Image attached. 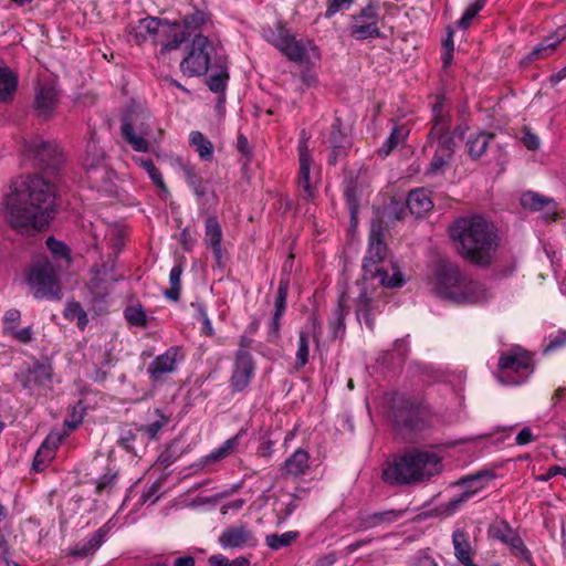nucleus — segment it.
<instances>
[{
	"mask_svg": "<svg viewBox=\"0 0 566 566\" xmlns=\"http://www.w3.org/2000/svg\"><path fill=\"white\" fill-rule=\"evenodd\" d=\"M55 187L41 176H27L11 186L4 202V218L20 233L42 231L53 218Z\"/></svg>",
	"mask_w": 566,
	"mask_h": 566,
	"instance_id": "1",
	"label": "nucleus"
},
{
	"mask_svg": "<svg viewBox=\"0 0 566 566\" xmlns=\"http://www.w3.org/2000/svg\"><path fill=\"white\" fill-rule=\"evenodd\" d=\"M384 228L381 221H373L369 232V242L367 253L363 262V279L350 286V293L357 294V318L365 321L369 329H374L375 315L378 312L376 303V289L370 283L378 280L379 284L385 287H399L403 284L402 275L394 269L392 275L379 266L387 255V247L382 241Z\"/></svg>",
	"mask_w": 566,
	"mask_h": 566,
	"instance_id": "2",
	"label": "nucleus"
},
{
	"mask_svg": "<svg viewBox=\"0 0 566 566\" xmlns=\"http://www.w3.org/2000/svg\"><path fill=\"white\" fill-rule=\"evenodd\" d=\"M449 234L458 253L476 265H489L499 248L494 224L483 216L460 217L449 228Z\"/></svg>",
	"mask_w": 566,
	"mask_h": 566,
	"instance_id": "3",
	"label": "nucleus"
},
{
	"mask_svg": "<svg viewBox=\"0 0 566 566\" xmlns=\"http://www.w3.org/2000/svg\"><path fill=\"white\" fill-rule=\"evenodd\" d=\"M432 292L458 304H476L486 301L484 286L464 274L459 265L441 261L430 281Z\"/></svg>",
	"mask_w": 566,
	"mask_h": 566,
	"instance_id": "4",
	"label": "nucleus"
},
{
	"mask_svg": "<svg viewBox=\"0 0 566 566\" xmlns=\"http://www.w3.org/2000/svg\"><path fill=\"white\" fill-rule=\"evenodd\" d=\"M441 471V458L436 452L412 449L388 463L382 471V479L389 484H416Z\"/></svg>",
	"mask_w": 566,
	"mask_h": 566,
	"instance_id": "5",
	"label": "nucleus"
},
{
	"mask_svg": "<svg viewBox=\"0 0 566 566\" xmlns=\"http://www.w3.org/2000/svg\"><path fill=\"white\" fill-rule=\"evenodd\" d=\"M28 284L35 298L61 300V285L52 263L42 258L30 268Z\"/></svg>",
	"mask_w": 566,
	"mask_h": 566,
	"instance_id": "6",
	"label": "nucleus"
},
{
	"mask_svg": "<svg viewBox=\"0 0 566 566\" xmlns=\"http://www.w3.org/2000/svg\"><path fill=\"white\" fill-rule=\"evenodd\" d=\"M217 54L214 44L205 35L197 34L191 41L187 56L180 63V70L188 76L205 75L212 66Z\"/></svg>",
	"mask_w": 566,
	"mask_h": 566,
	"instance_id": "7",
	"label": "nucleus"
},
{
	"mask_svg": "<svg viewBox=\"0 0 566 566\" xmlns=\"http://www.w3.org/2000/svg\"><path fill=\"white\" fill-rule=\"evenodd\" d=\"M151 130L150 116L145 112H132L123 118L120 126V133L125 142L135 151L139 153L149 150Z\"/></svg>",
	"mask_w": 566,
	"mask_h": 566,
	"instance_id": "8",
	"label": "nucleus"
},
{
	"mask_svg": "<svg viewBox=\"0 0 566 566\" xmlns=\"http://www.w3.org/2000/svg\"><path fill=\"white\" fill-rule=\"evenodd\" d=\"M432 128L428 135L429 143L437 142V151L453 156L455 143L454 138H461L463 129L461 126L455 127L452 132L449 130V116L443 111V105L440 101L432 106Z\"/></svg>",
	"mask_w": 566,
	"mask_h": 566,
	"instance_id": "9",
	"label": "nucleus"
},
{
	"mask_svg": "<svg viewBox=\"0 0 566 566\" xmlns=\"http://www.w3.org/2000/svg\"><path fill=\"white\" fill-rule=\"evenodd\" d=\"M283 55L296 63H307L311 56L318 57V49L313 41L296 40L289 31L280 29L279 33L270 40Z\"/></svg>",
	"mask_w": 566,
	"mask_h": 566,
	"instance_id": "10",
	"label": "nucleus"
},
{
	"mask_svg": "<svg viewBox=\"0 0 566 566\" xmlns=\"http://www.w3.org/2000/svg\"><path fill=\"white\" fill-rule=\"evenodd\" d=\"M394 417L398 424L420 430L426 426L430 411L422 400L401 397L394 401Z\"/></svg>",
	"mask_w": 566,
	"mask_h": 566,
	"instance_id": "11",
	"label": "nucleus"
},
{
	"mask_svg": "<svg viewBox=\"0 0 566 566\" xmlns=\"http://www.w3.org/2000/svg\"><path fill=\"white\" fill-rule=\"evenodd\" d=\"M25 156L42 169L55 170L63 163L64 157L54 143L33 138L25 144Z\"/></svg>",
	"mask_w": 566,
	"mask_h": 566,
	"instance_id": "12",
	"label": "nucleus"
},
{
	"mask_svg": "<svg viewBox=\"0 0 566 566\" xmlns=\"http://www.w3.org/2000/svg\"><path fill=\"white\" fill-rule=\"evenodd\" d=\"M171 25L165 19L146 17L127 25L128 41L143 44L148 40L156 41L160 34H169Z\"/></svg>",
	"mask_w": 566,
	"mask_h": 566,
	"instance_id": "13",
	"label": "nucleus"
},
{
	"mask_svg": "<svg viewBox=\"0 0 566 566\" xmlns=\"http://www.w3.org/2000/svg\"><path fill=\"white\" fill-rule=\"evenodd\" d=\"M218 543L224 549H244L255 548L259 541L248 523L238 522L221 532Z\"/></svg>",
	"mask_w": 566,
	"mask_h": 566,
	"instance_id": "14",
	"label": "nucleus"
},
{
	"mask_svg": "<svg viewBox=\"0 0 566 566\" xmlns=\"http://www.w3.org/2000/svg\"><path fill=\"white\" fill-rule=\"evenodd\" d=\"M494 478V473L489 470L479 471L475 474L463 476L459 480V484L467 485L468 489L460 495L451 499L442 505V513L446 515L454 514L469 499H471L476 492L484 489L486 482Z\"/></svg>",
	"mask_w": 566,
	"mask_h": 566,
	"instance_id": "15",
	"label": "nucleus"
},
{
	"mask_svg": "<svg viewBox=\"0 0 566 566\" xmlns=\"http://www.w3.org/2000/svg\"><path fill=\"white\" fill-rule=\"evenodd\" d=\"M83 165L93 188H99L105 182L111 181L112 171L104 164V154L94 140L87 143Z\"/></svg>",
	"mask_w": 566,
	"mask_h": 566,
	"instance_id": "16",
	"label": "nucleus"
},
{
	"mask_svg": "<svg viewBox=\"0 0 566 566\" xmlns=\"http://www.w3.org/2000/svg\"><path fill=\"white\" fill-rule=\"evenodd\" d=\"M378 22V6L370 2L352 17V35L357 40L378 38L380 35Z\"/></svg>",
	"mask_w": 566,
	"mask_h": 566,
	"instance_id": "17",
	"label": "nucleus"
},
{
	"mask_svg": "<svg viewBox=\"0 0 566 566\" xmlns=\"http://www.w3.org/2000/svg\"><path fill=\"white\" fill-rule=\"evenodd\" d=\"M184 359L181 348L169 347L164 354L158 355L147 366V374L153 382H161L166 376L176 371L178 363Z\"/></svg>",
	"mask_w": 566,
	"mask_h": 566,
	"instance_id": "18",
	"label": "nucleus"
},
{
	"mask_svg": "<svg viewBox=\"0 0 566 566\" xmlns=\"http://www.w3.org/2000/svg\"><path fill=\"white\" fill-rule=\"evenodd\" d=\"M52 375L53 369L50 364L35 363L24 371L18 374L17 378L24 389L34 391L41 388H50Z\"/></svg>",
	"mask_w": 566,
	"mask_h": 566,
	"instance_id": "19",
	"label": "nucleus"
},
{
	"mask_svg": "<svg viewBox=\"0 0 566 566\" xmlns=\"http://www.w3.org/2000/svg\"><path fill=\"white\" fill-rule=\"evenodd\" d=\"M520 202L525 210L531 212H541L542 218L546 221H554L557 216V203L554 199L545 197L534 191L522 193Z\"/></svg>",
	"mask_w": 566,
	"mask_h": 566,
	"instance_id": "20",
	"label": "nucleus"
},
{
	"mask_svg": "<svg viewBox=\"0 0 566 566\" xmlns=\"http://www.w3.org/2000/svg\"><path fill=\"white\" fill-rule=\"evenodd\" d=\"M254 369L255 366L251 354L243 349L238 350L231 376V386L234 391H242L250 384Z\"/></svg>",
	"mask_w": 566,
	"mask_h": 566,
	"instance_id": "21",
	"label": "nucleus"
},
{
	"mask_svg": "<svg viewBox=\"0 0 566 566\" xmlns=\"http://www.w3.org/2000/svg\"><path fill=\"white\" fill-rule=\"evenodd\" d=\"M405 514L402 510H388L375 513H359L355 520V527L359 531L389 525L397 522Z\"/></svg>",
	"mask_w": 566,
	"mask_h": 566,
	"instance_id": "22",
	"label": "nucleus"
},
{
	"mask_svg": "<svg viewBox=\"0 0 566 566\" xmlns=\"http://www.w3.org/2000/svg\"><path fill=\"white\" fill-rule=\"evenodd\" d=\"M499 367L503 373H531L532 357L527 352L520 347L512 348L501 355L499 359Z\"/></svg>",
	"mask_w": 566,
	"mask_h": 566,
	"instance_id": "23",
	"label": "nucleus"
},
{
	"mask_svg": "<svg viewBox=\"0 0 566 566\" xmlns=\"http://www.w3.org/2000/svg\"><path fill=\"white\" fill-rule=\"evenodd\" d=\"M327 143L332 148V154L328 161L333 165L337 163L338 157L345 156L352 146V140L349 136L343 132L342 122L338 117L335 118L331 126Z\"/></svg>",
	"mask_w": 566,
	"mask_h": 566,
	"instance_id": "24",
	"label": "nucleus"
},
{
	"mask_svg": "<svg viewBox=\"0 0 566 566\" xmlns=\"http://www.w3.org/2000/svg\"><path fill=\"white\" fill-rule=\"evenodd\" d=\"M222 230L216 216H210L205 224V243L212 249L218 266H223V251L221 247Z\"/></svg>",
	"mask_w": 566,
	"mask_h": 566,
	"instance_id": "25",
	"label": "nucleus"
},
{
	"mask_svg": "<svg viewBox=\"0 0 566 566\" xmlns=\"http://www.w3.org/2000/svg\"><path fill=\"white\" fill-rule=\"evenodd\" d=\"M57 104V92L52 84H40L35 91L34 108L40 117L51 116Z\"/></svg>",
	"mask_w": 566,
	"mask_h": 566,
	"instance_id": "26",
	"label": "nucleus"
},
{
	"mask_svg": "<svg viewBox=\"0 0 566 566\" xmlns=\"http://www.w3.org/2000/svg\"><path fill=\"white\" fill-rule=\"evenodd\" d=\"M111 526L104 524L90 538L76 543L70 551L74 557H87L93 555L106 541Z\"/></svg>",
	"mask_w": 566,
	"mask_h": 566,
	"instance_id": "27",
	"label": "nucleus"
},
{
	"mask_svg": "<svg viewBox=\"0 0 566 566\" xmlns=\"http://www.w3.org/2000/svg\"><path fill=\"white\" fill-rule=\"evenodd\" d=\"M357 294L350 293V287L346 291H342L338 296V305L334 311V317L329 322L331 329L335 337H337L340 333H344L345 329V316L347 314V310L350 306V302L355 305V311L357 312Z\"/></svg>",
	"mask_w": 566,
	"mask_h": 566,
	"instance_id": "28",
	"label": "nucleus"
},
{
	"mask_svg": "<svg viewBox=\"0 0 566 566\" xmlns=\"http://www.w3.org/2000/svg\"><path fill=\"white\" fill-rule=\"evenodd\" d=\"M300 154V174H298V189L304 198H311L314 195V189L311 185V156L308 154L306 140H302L298 145Z\"/></svg>",
	"mask_w": 566,
	"mask_h": 566,
	"instance_id": "29",
	"label": "nucleus"
},
{
	"mask_svg": "<svg viewBox=\"0 0 566 566\" xmlns=\"http://www.w3.org/2000/svg\"><path fill=\"white\" fill-rule=\"evenodd\" d=\"M310 468V454L302 448L295 450L283 463L281 472L283 476H300Z\"/></svg>",
	"mask_w": 566,
	"mask_h": 566,
	"instance_id": "30",
	"label": "nucleus"
},
{
	"mask_svg": "<svg viewBox=\"0 0 566 566\" xmlns=\"http://www.w3.org/2000/svg\"><path fill=\"white\" fill-rule=\"evenodd\" d=\"M454 556L464 566H478L472 559V547L468 534L462 530H455L452 534Z\"/></svg>",
	"mask_w": 566,
	"mask_h": 566,
	"instance_id": "31",
	"label": "nucleus"
},
{
	"mask_svg": "<svg viewBox=\"0 0 566 566\" xmlns=\"http://www.w3.org/2000/svg\"><path fill=\"white\" fill-rule=\"evenodd\" d=\"M406 205L409 211L418 217L430 211L433 207L429 192L423 188L411 190L406 200Z\"/></svg>",
	"mask_w": 566,
	"mask_h": 566,
	"instance_id": "32",
	"label": "nucleus"
},
{
	"mask_svg": "<svg viewBox=\"0 0 566 566\" xmlns=\"http://www.w3.org/2000/svg\"><path fill=\"white\" fill-rule=\"evenodd\" d=\"M210 69L212 71L216 70V72L209 76L207 84L210 91L214 93H222L226 90L229 80L226 59L216 57Z\"/></svg>",
	"mask_w": 566,
	"mask_h": 566,
	"instance_id": "33",
	"label": "nucleus"
},
{
	"mask_svg": "<svg viewBox=\"0 0 566 566\" xmlns=\"http://www.w3.org/2000/svg\"><path fill=\"white\" fill-rule=\"evenodd\" d=\"M242 434H243V431H240L235 436H233V437L229 438L228 440H226L222 443V446H220L219 448L214 449L211 453H209L205 458V462L206 463H213V462H218L220 460H223V459L228 458L239 447L240 439H241Z\"/></svg>",
	"mask_w": 566,
	"mask_h": 566,
	"instance_id": "34",
	"label": "nucleus"
},
{
	"mask_svg": "<svg viewBox=\"0 0 566 566\" xmlns=\"http://www.w3.org/2000/svg\"><path fill=\"white\" fill-rule=\"evenodd\" d=\"M180 169L188 186L192 189L193 193L201 198L207 193V188L203 179L196 172L195 166L179 161Z\"/></svg>",
	"mask_w": 566,
	"mask_h": 566,
	"instance_id": "35",
	"label": "nucleus"
},
{
	"mask_svg": "<svg viewBox=\"0 0 566 566\" xmlns=\"http://www.w3.org/2000/svg\"><path fill=\"white\" fill-rule=\"evenodd\" d=\"M493 138L494 134L486 132H481L476 135L470 136L467 142L469 155L474 159L483 156Z\"/></svg>",
	"mask_w": 566,
	"mask_h": 566,
	"instance_id": "36",
	"label": "nucleus"
},
{
	"mask_svg": "<svg viewBox=\"0 0 566 566\" xmlns=\"http://www.w3.org/2000/svg\"><path fill=\"white\" fill-rule=\"evenodd\" d=\"M18 87V76L8 67L0 66V101L12 98Z\"/></svg>",
	"mask_w": 566,
	"mask_h": 566,
	"instance_id": "37",
	"label": "nucleus"
},
{
	"mask_svg": "<svg viewBox=\"0 0 566 566\" xmlns=\"http://www.w3.org/2000/svg\"><path fill=\"white\" fill-rule=\"evenodd\" d=\"M189 144L198 153L200 159L209 161L213 155V145L200 132H191L189 135Z\"/></svg>",
	"mask_w": 566,
	"mask_h": 566,
	"instance_id": "38",
	"label": "nucleus"
},
{
	"mask_svg": "<svg viewBox=\"0 0 566 566\" xmlns=\"http://www.w3.org/2000/svg\"><path fill=\"white\" fill-rule=\"evenodd\" d=\"M562 40L563 38L559 35H553L544 39L536 48L532 50L526 60L528 62H533L535 60L552 55Z\"/></svg>",
	"mask_w": 566,
	"mask_h": 566,
	"instance_id": "39",
	"label": "nucleus"
},
{
	"mask_svg": "<svg viewBox=\"0 0 566 566\" xmlns=\"http://www.w3.org/2000/svg\"><path fill=\"white\" fill-rule=\"evenodd\" d=\"M134 163L145 169L154 185L163 192L168 193V187L164 181L160 171L156 168L154 161L149 158L134 157Z\"/></svg>",
	"mask_w": 566,
	"mask_h": 566,
	"instance_id": "40",
	"label": "nucleus"
},
{
	"mask_svg": "<svg viewBox=\"0 0 566 566\" xmlns=\"http://www.w3.org/2000/svg\"><path fill=\"white\" fill-rule=\"evenodd\" d=\"M209 20V15L201 10H193L191 13L186 14L182 18V25L185 34L190 35L196 31H199Z\"/></svg>",
	"mask_w": 566,
	"mask_h": 566,
	"instance_id": "41",
	"label": "nucleus"
},
{
	"mask_svg": "<svg viewBox=\"0 0 566 566\" xmlns=\"http://www.w3.org/2000/svg\"><path fill=\"white\" fill-rule=\"evenodd\" d=\"M298 537V532L287 531L282 534H269L265 536V544L273 551L292 545V543Z\"/></svg>",
	"mask_w": 566,
	"mask_h": 566,
	"instance_id": "42",
	"label": "nucleus"
},
{
	"mask_svg": "<svg viewBox=\"0 0 566 566\" xmlns=\"http://www.w3.org/2000/svg\"><path fill=\"white\" fill-rule=\"evenodd\" d=\"M64 317L71 322L76 321V325L80 329H84L87 326L88 317L84 308L77 302L69 303L64 310Z\"/></svg>",
	"mask_w": 566,
	"mask_h": 566,
	"instance_id": "43",
	"label": "nucleus"
},
{
	"mask_svg": "<svg viewBox=\"0 0 566 566\" xmlns=\"http://www.w3.org/2000/svg\"><path fill=\"white\" fill-rule=\"evenodd\" d=\"M181 274H182V266L181 265H175L169 273V283L170 287L165 291L166 298L170 301H178L180 297V290H181Z\"/></svg>",
	"mask_w": 566,
	"mask_h": 566,
	"instance_id": "44",
	"label": "nucleus"
},
{
	"mask_svg": "<svg viewBox=\"0 0 566 566\" xmlns=\"http://www.w3.org/2000/svg\"><path fill=\"white\" fill-rule=\"evenodd\" d=\"M157 419L149 424L138 427L137 431L146 434L149 439H156L158 432L168 423L169 418L166 417L159 409H155Z\"/></svg>",
	"mask_w": 566,
	"mask_h": 566,
	"instance_id": "45",
	"label": "nucleus"
},
{
	"mask_svg": "<svg viewBox=\"0 0 566 566\" xmlns=\"http://www.w3.org/2000/svg\"><path fill=\"white\" fill-rule=\"evenodd\" d=\"M452 156L437 151L434 153L429 167L426 170L427 176L442 175L450 164Z\"/></svg>",
	"mask_w": 566,
	"mask_h": 566,
	"instance_id": "46",
	"label": "nucleus"
},
{
	"mask_svg": "<svg viewBox=\"0 0 566 566\" xmlns=\"http://www.w3.org/2000/svg\"><path fill=\"white\" fill-rule=\"evenodd\" d=\"M290 282L287 277H282L279 283L275 301H274V313H277V316H283L286 310V298L289 293Z\"/></svg>",
	"mask_w": 566,
	"mask_h": 566,
	"instance_id": "47",
	"label": "nucleus"
},
{
	"mask_svg": "<svg viewBox=\"0 0 566 566\" xmlns=\"http://www.w3.org/2000/svg\"><path fill=\"white\" fill-rule=\"evenodd\" d=\"M310 333L305 331L300 332L298 337V346L296 350V367L302 368L304 367L308 361V355H310Z\"/></svg>",
	"mask_w": 566,
	"mask_h": 566,
	"instance_id": "48",
	"label": "nucleus"
},
{
	"mask_svg": "<svg viewBox=\"0 0 566 566\" xmlns=\"http://www.w3.org/2000/svg\"><path fill=\"white\" fill-rule=\"evenodd\" d=\"M405 138V132L402 128L395 127L390 134V136L385 140L381 148L379 149V154L382 156H388Z\"/></svg>",
	"mask_w": 566,
	"mask_h": 566,
	"instance_id": "49",
	"label": "nucleus"
},
{
	"mask_svg": "<svg viewBox=\"0 0 566 566\" xmlns=\"http://www.w3.org/2000/svg\"><path fill=\"white\" fill-rule=\"evenodd\" d=\"M124 316L130 325L145 327L147 325V315L142 306H129L125 310Z\"/></svg>",
	"mask_w": 566,
	"mask_h": 566,
	"instance_id": "50",
	"label": "nucleus"
},
{
	"mask_svg": "<svg viewBox=\"0 0 566 566\" xmlns=\"http://www.w3.org/2000/svg\"><path fill=\"white\" fill-rule=\"evenodd\" d=\"M46 247L55 259H65L70 262V250L62 241L49 237L46 239Z\"/></svg>",
	"mask_w": 566,
	"mask_h": 566,
	"instance_id": "51",
	"label": "nucleus"
},
{
	"mask_svg": "<svg viewBox=\"0 0 566 566\" xmlns=\"http://www.w3.org/2000/svg\"><path fill=\"white\" fill-rule=\"evenodd\" d=\"M484 0H475L471 3L465 11L463 12L461 19L458 21V24L462 29H467L472 19L483 9Z\"/></svg>",
	"mask_w": 566,
	"mask_h": 566,
	"instance_id": "52",
	"label": "nucleus"
},
{
	"mask_svg": "<svg viewBox=\"0 0 566 566\" xmlns=\"http://www.w3.org/2000/svg\"><path fill=\"white\" fill-rule=\"evenodd\" d=\"M505 544L514 551L516 556H520L527 562L532 560L531 552L527 549L522 538L515 532Z\"/></svg>",
	"mask_w": 566,
	"mask_h": 566,
	"instance_id": "53",
	"label": "nucleus"
},
{
	"mask_svg": "<svg viewBox=\"0 0 566 566\" xmlns=\"http://www.w3.org/2000/svg\"><path fill=\"white\" fill-rule=\"evenodd\" d=\"M490 536L502 543H506L509 538L514 534V531L505 522H500L490 527Z\"/></svg>",
	"mask_w": 566,
	"mask_h": 566,
	"instance_id": "54",
	"label": "nucleus"
},
{
	"mask_svg": "<svg viewBox=\"0 0 566 566\" xmlns=\"http://www.w3.org/2000/svg\"><path fill=\"white\" fill-rule=\"evenodd\" d=\"M356 0H327V9L324 13L326 19H331L336 13L348 10Z\"/></svg>",
	"mask_w": 566,
	"mask_h": 566,
	"instance_id": "55",
	"label": "nucleus"
},
{
	"mask_svg": "<svg viewBox=\"0 0 566 566\" xmlns=\"http://www.w3.org/2000/svg\"><path fill=\"white\" fill-rule=\"evenodd\" d=\"M566 345V331L560 329L554 334H551L547 338L544 352H554Z\"/></svg>",
	"mask_w": 566,
	"mask_h": 566,
	"instance_id": "56",
	"label": "nucleus"
},
{
	"mask_svg": "<svg viewBox=\"0 0 566 566\" xmlns=\"http://www.w3.org/2000/svg\"><path fill=\"white\" fill-rule=\"evenodd\" d=\"M20 318H21L20 311L15 310V308H11V310L7 311L4 314V318H3L4 331L7 333H9L13 328L18 327Z\"/></svg>",
	"mask_w": 566,
	"mask_h": 566,
	"instance_id": "57",
	"label": "nucleus"
},
{
	"mask_svg": "<svg viewBox=\"0 0 566 566\" xmlns=\"http://www.w3.org/2000/svg\"><path fill=\"white\" fill-rule=\"evenodd\" d=\"M197 313H198V318L202 323V332L207 336H212L213 335V327H212L211 321L208 317V313H207L206 307L203 305L199 304L197 306Z\"/></svg>",
	"mask_w": 566,
	"mask_h": 566,
	"instance_id": "58",
	"label": "nucleus"
},
{
	"mask_svg": "<svg viewBox=\"0 0 566 566\" xmlns=\"http://www.w3.org/2000/svg\"><path fill=\"white\" fill-rule=\"evenodd\" d=\"M136 439V433L132 429H124L120 433L119 444L128 452L135 453L133 442Z\"/></svg>",
	"mask_w": 566,
	"mask_h": 566,
	"instance_id": "59",
	"label": "nucleus"
},
{
	"mask_svg": "<svg viewBox=\"0 0 566 566\" xmlns=\"http://www.w3.org/2000/svg\"><path fill=\"white\" fill-rule=\"evenodd\" d=\"M51 453L52 452L45 447V444H42V447L39 449L34 457L33 469L35 471H41L45 464L46 459L52 457Z\"/></svg>",
	"mask_w": 566,
	"mask_h": 566,
	"instance_id": "60",
	"label": "nucleus"
},
{
	"mask_svg": "<svg viewBox=\"0 0 566 566\" xmlns=\"http://www.w3.org/2000/svg\"><path fill=\"white\" fill-rule=\"evenodd\" d=\"M117 481V473H106L101 476L97 481L96 490L98 492H103L107 489H112Z\"/></svg>",
	"mask_w": 566,
	"mask_h": 566,
	"instance_id": "61",
	"label": "nucleus"
},
{
	"mask_svg": "<svg viewBox=\"0 0 566 566\" xmlns=\"http://www.w3.org/2000/svg\"><path fill=\"white\" fill-rule=\"evenodd\" d=\"M8 334H10L12 337H14L18 342L27 344V343L31 342L33 332H32L31 327H24L21 329H18V327H15Z\"/></svg>",
	"mask_w": 566,
	"mask_h": 566,
	"instance_id": "62",
	"label": "nucleus"
},
{
	"mask_svg": "<svg viewBox=\"0 0 566 566\" xmlns=\"http://www.w3.org/2000/svg\"><path fill=\"white\" fill-rule=\"evenodd\" d=\"M523 143L530 150H536L539 148V138L530 130L524 133Z\"/></svg>",
	"mask_w": 566,
	"mask_h": 566,
	"instance_id": "63",
	"label": "nucleus"
},
{
	"mask_svg": "<svg viewBox=\"0 0 566 566\" xmlns=\"http://www.w3.org/2000/svg\"><path fill=\"white\" fill-rule=\"evenodd\" d=\"M208 563L210 566H230V559L222 554L211 555Z\"/></svg>",
	"mask_w": 566,
	"mask_h": 566,
	"instance_id": "64",
	"label": "nucleus"
}]
</instances>
